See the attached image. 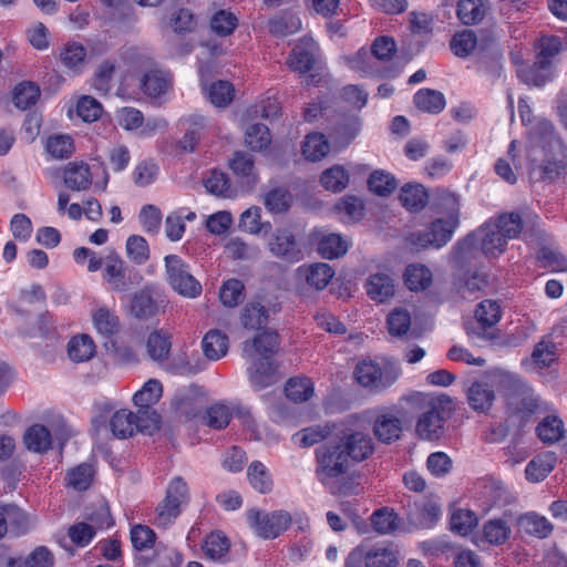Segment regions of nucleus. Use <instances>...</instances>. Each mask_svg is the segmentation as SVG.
Masks as SVG:
<instances>
[{"label":"nucleus","instance_id":"nucleus-47","mask_svg":"<svg viewBox=\"0 0 567 567\" xmlns=\"http://www.w3.org/2000/svg\"><path fill=\"white\" fill-rule=\"evenodd\" d=\"M269 32L276 37L293 34L301 29V20L292 13H285L268 21Z\"/></svg>","mask_w":567,"mask_h":567},{"label":"nucleus","instance_id":"nucleus-58","mask_svg":"<svg viewBox=\"0 0 567 567\" xmlns=\"http://www.w3.org/2000/svg\"><path fill=\"white\" fill-rule=\"evenodd\" d=\"M369 51L383 75L386 76L390 71V37L381 35L374 39Z\"/></svg>","mask_w":567,"mask_h":567},{"label":"nucleus","instance_id":"nucleus-31","mask_svg":"<svg viewBox=\"0 0 567 567\" xmlns=\"http://www.w3.org/2000/svg\"><path fill=\"white\" fill-rule=\"evenodd\" d=\"M517 525L528 535L536 536L538 538H546L553 530L550 522L535 513L522 514L517 518Z\"/></svg>","mask_w":567,"mask_h":567},{"label":"nucleus","instance_id":"nucleus-22","mask_svg":"<svg viewBox=\"0 0 567 567\" xmlns=\"http://www.w3.org/2000/svg\"><path fill=\"white\" fill-rule=\"evenodd\" d=\"M279 347V337L275 331H264L257 334L251 342L244 343V353L249 355L250 352H256L261 355V359H270L277 352Z\"/></svg>","mask_w":567,"mask_h":567},{"label":"nucleus","instance_id":"nucleus-45","mask_svg":"<svg viewBox=\"0 0 567 567\" xmlns=\"http://www.w3.org/2000/svg\"><path fill=\"white\" fill-rule=\"evenodd\" d=\"M330 146L326 136L321 133H310L302 145V154L311 162L323 158L329 153Z\"/></svg>","mask_w":567,"mask_h":567},{"label":"nucleus","instance_id":"nucleus-28","mask_svg":"<svg viewBox=\"0 0 567 567\" xmlns=\"http://www.w3.org/2000/svg\"><path fill=\"white\" fill-rule=\"evenodd\" d=\"M349 68L362 76L384 78L370 51L361 48L353 55L346 58Z\"/></svg>","mask_w":567,"mask_h":567},{"label":"nucleus","instance_id":"nucleus-12","mask_svg":"<svg viewBox=\"0 0 567 567\" xmlns=\"http://www.w3.org/2000/svg\"><path fill=\"white\" fill-rule=\"evenodd\" d=\"M515 519L514 514L506 509L502 517L489 518L482 526V538L491 546H502L512 535L509 523Z\"/></svg>","mask_w":567,"mask_h":567},{"label":"nucleus","instance_id":"nucleus-18","mask_svg":"<svg viewBox=\"0 0 567 567\" xmlns=\"http://www.w3.org/2000/svg\"><path fill=\"white\" fill-rule=\"evenodd\" d=\"M248 377L255 390L259 391L268 388L279 380L276 367L270 359H261L254 361L248 368Z\"/></svg>","mask_w":567,"mask_h":567},{"label":"nucleus","instance_id":"nucleus-38","mask_svg":"<svg viewBox=\"0 0 567 567\" xmlns=\"http://www.w3.org/2000/svg\"><path fill=\"white\" fill-rule=\"evenodd\" d=\"M536 434L544 443H556L564 436V423L558 416L547 415L536 426Z\"/></svg>","mask_w":567,"mask_h":567},{"label":"nucleus","instance_id":"nucleus-61","mask_svg":"<svg viewBox=\"0 0 567 567\" xmlns=\"http://www.w3.org/2000/svg\"><path fill=\"white\" fill-rule=\"evenodd\" d=\"M537 259L544 268L554 272L567 271V258L556 249L542 247L537 252Z\"/></svg>","mask_w":567,"mask_h":567},{"label":"nucleus","instance_id":"nucleus-21","mask_svg":"<svg viewBox=\"0 0 567 567\" xmlns=\"http://www.w3.org/2000/svg\"><path fill=\"white\" fill-rule=\"evenodd\" d=\"M468 405L476 412H487L493 406L495 392L483 381H475L466 392Z\"/></svg>","mask_w":567,"mask_h":567},{"label":"nucleus","instance_id":"nucleus-3","mask_svg":"<svg viewBox=\"0 0 567 567\" xmlns=\"http://www.w3.org/2000/svg\"><path fill=\"white\" fill-rule=\"evenodd\" d=\"M508 239L497 228L486 227V221L476 230L460 239L453 247L454 258L464 259L470 252L478 247L488 258L499 257L507 247Z\"/></svg>","mask_w":567,"mask_h":567},{"label":"nucleus","instance_id":"nucleus-9","mask_svg":"<svg viewBox=\"0 0 567 567\" xmlns=\"http://www.w3.org/2000/svg\"><path fill=\"white\" fill-rule=\"evenodd\" d=\"M164 308L165 300L150 287L135 292L131 300V313L140 320H148L162 312Z\"/></svg>","mask_w":567,"mask_h":567},{"label":"nucleus","instance_id":"nucleus-37","mask_svg":"<svg viewBox=\"0 0 567 567\" xmlns=\"http://www.w3.org/2000/svg\"><path fill=\"white\" fill-rule=\"evenodd\" d=\"M230 542L220 532H213L204 539L202 549L205 556L212 560H221L229 551Z\"/></svg>","mask_w":567,"mask_h":567},{"label":"nucleus","instance_id":"nucleus-29","mask_svg":"<svg viewBox=\"0 0 567 567\" xmlns=\"http://www.w3.org/2000/svg\"><path fill=\"white\" fill-rule=\"evenodd\" d=\"M23 442L31 452L45 453L52 447V435L44 425L33 424L25 431Z\"/></svg>","mask_w":567,"mask_h":567},{"label":"nucleus","instance_id":"nucleus-34","mask_svg":"<svg viewBox=\"0 0 567 567\" xmlns=\"http://www.w3.org/2000/svg\"><path fill=\"white\" fill-rule=\"evenodd\" d=\"M172 348L171 337L163 331H153L146 340L148 357L155 362H164Z\"/></svg>","mask_w":567,"mask_h":567},{"label":"nucleus","instance_id":"nucleus-63","mask_svg":"<svg viewBox=\"0 0 567 567\" xmlns=\"http://www.w3.org/2000/svg\"><path fill=\"white\" fill-rule=\"evenodd\" d=\"M126 255L135 265H143L150 258L148 244L144 237L132 235L126 240Z\"/></svg>","mask_w":567,"mask_h":567},{"label":"nucleus","instance_id":"nucleus-6","mask_svg":"<svg viewBox=\"0 0 567 567\" xmlns=\"http://www.w3.org/2000/svg\"><path fill=\"white\" fill-rule=\"evenodd\" d=\"M247 519L257 535L265 539L278 537L292 522L291 515L284 509L274 511L271 513L250 509L247 513Z\"/></svg>","mask_w":567,"mask_h":567},{"label":"nucleus","instance_id":"nucleus-24","mask_svg":"<svg viewBox=\"0 0 567 567\" xmlns=\"http://www.w3.org/2000/svg\"><path fill=\"white\" fill-rule=\"evenodd\" d=\"M493 226L502 231L508 240H511L520 235L524 221L519 213L506 212L486 220V227Z\"/></svg>","mask_w":567,"mask_h":567},{"label":"nucleus","instance_id":"nucleus-35","mask_svg":"<svg viewBox=\"0 0 567 567\" xmlns=\"http://www.w3.org/2000/svg\"><path fill=\"white\" fill-rule=\"evenodd\" d=\"M478 524L475 512L466 508H457L450 516V529L460 536L470 535Z\"/></svg>","mask_w":567,"mask_h":567},{"label":"nucleus","instance_id":"nucleus-41","mask_svg":"<svg viewBox=\"0 0 567 567\" xmlns=\"http://www.w3.org/2000/svg\"><path fill=\"white\" fill-rule=\"evenodd\" d=\"M53 556L51 551L44 547H37L27 558H9L7 567H52Z\"/></svg>","mask_w":567,"mask_h":567},{"label":"nucleus","instance_id":"nucleus-5","mask_svg":"<svg viewBox=\"0 0 567 567\" xmlns=\"http://www.w3.org/2000/svg\"><path fill=\"white\" fill-rule=\"evenodd\" d=\"M167 280L179 295L194 298L202 292V286L190 274L188 265L177 255L164 258Z\"/></svg>","mask_w":567,"mask_h":567},{"label":"nucleus","instance_id":"nucleus-54","mask_svg":"<svg viewBox=\"0 0 567 567\" xmlns=\"http://www.w3.org/2000/svg\"><path fill=\"white\" fill-rule=\"evenodd\" d=\"M320 183L327 190L338 193L347 187L349 175L342 166L334 165L321 174Z\"/></svg>","mask_w":567,"mask_h":567},{"label":"nucleus","instance_id":"nucleus-13","mask_svg":"<svg viewBox=\"0 0 567 567\" xmlns=\"http://www.w3.org/2000/svg\"><path fill=\"white\" fill-rule=\"evenodd\" d=\"M458 225V210L451 212L447 218L441 217L432 220L425 228L432 241V249L439 250L446 246L451 241Z\"/></svg>","mask_w":567,"mask_h":567},{"label":"nucleus","instance_id":"nucleus-11","mask_svg":"<svg viewBox=\"0 0 567 567\" xmlns=\"http://www.w3.org/2000/svg\"><path fill=\"white\" fill-rule=\"evenodd\" d=\"M539 178L543 182H556L567 174V145L561 148L544 151V158L538 166Z\"/></svg>","mask_w":567,"mask_h":567},{"label":"nucleus","instance_id":"nucleus-64","mask_svg":"<svg viewBox=\"0 0 567 567\" xmlns=\"http://www.w3.org/2000/svg\"><path fill=\"white\" fill-rule=\"evenodd\" d=\"M402 246L404 250L411 254H420L427 249H432V241L425 229L406 231L402 236Z\"/></svg>","mask_w":567,"mask_h":567},{"label":"nucleus","instance_id":"nucleus-17","mask_svg":"<svg viewBox=\"0 0 567 567\" xmlns=\"http://www.w3.org/2000/svg\"><path fill=\"white\" fill-rule=\"evenodd\" d=\"M90 166L83 162H71L63 169V182L73 192H83L92 185Z\"/></svg>","mask_w":567,"mask_h":567},{"label":"nucleus","instance_id":"nucleus-8","mask_svg":"<svg viewBox=\"0 0 567 567\" xmlns=\"http://www.w3.org/2000/svg\"><path fill=\"white\" fill-rule=\"evenodd\" d=\"M429 398L421 392H413L399 399L392 405V431H401L402 425L413 421L415 414H420Z\"/></svg>","mask_w":567,"mask_h":567},{"label":"nucleus","instance_id":"nucleus-44","mask_svg":"<svg viewBox=\"0 0 567 567\" xmlns=\"http://www.w3.org/2000/svg\"><path fill=\"white\" fill-rule=\"evenodd\" d=\"M349 248V243L337 234H329L321 237L318 251L326 259H334L343 256Z\"/></svg>","mask_w":567,"mask_h":567},{"label":"nucleus","instance_id":"nucleus-19","mask_svg":"<svg viewBox=\"0 0 567 567\" xmlns=\"http://www.w3.org/2000/svg\"><path fill=\"white\" fill-rule=\"evenodd\" d=\"M401 205L410 213H419L429 203L427 189L419 183L404 184L399 193Z\"/></svg>","mask_w":567,"mask_h":567},{"label":"nucleus","instance_id":"nucleus-57","mask_svg":"<svg viewBox=\"0 0 567 567\" xmlns=\"http://www.w3.org/2000/svg\"><path fill=\"white\" fill-rule=\"evenodd\" d=\"M291 204V195L285 187H276L267 192L264 205L272 214L286 212Z\"/></svg>","mask_w":567,"mask_h":567},{"label":"nucleus","instance_id":"nucleus-32","mask_svg":"<svg viewBox=\"0 0 567 567\" xmlns=\"http://www.w3.org/2000/svg\"><path fill=\"white\" fill-rule=\"evenodd\" d=\"M556 457L554 453L537 455L529 461L525 468L526 478L529 482H542L554 470Z\"/></svg>","mask_w":567,"mask_h":567},{"label":"nucleus","instance_id":"nucleus-40","mask_svg":"<svg viewBox=\"0 0 567 567\" xmlns=\"http://www.w3.org/2000/svg\"><path fill=\"white\" fill-rule=\"evenodd\" d=\"M135 413L128 410L116 411L110 420V429L117 439H127L135 433Z\"/></svg>","mask_w":567,"mask_h":567},{"label":"nucleus","instance_id":"nucleus-53","mask_svg":"<svg viewBox=\"0 0 567 567\" xmlns=\"http://www.w3.org/2000/svg\"><path fill=\"white\" fill-rule=\"evenodd\" d=\"M268 321V312L259 302L247 303L241 312V323L246 329H260Z\"/></svg>","mask_w":567,"mask_h":567},{"label":"nucleus","instance_id":"nucleus-59","mask_svg":"<svg viewBox=\"0 0 567 567\" xmlns=\"http://www.w3.org/2000/svg\"><path fill=\"white\" fill-rule=\"evenodd\" d=\"M93 322L97 332L102 336L110 337L118 330V318L107 308H100L93 313Z\"/></svg>","mask_w":567,"mask_h":567},{"label":"nucleus","instance_id":"nucleus-23","mask_svg":"<svg viewBox=\"0 0 567 567\" xmlns=\"http://www.w3.org/2000/svg\"><path fill=\"white\" fill-rule=\"evenodd\" d=\"M403 280L406 288L411 291H424L433 282L431 269L423 264H410L403 272Z\"/></svg>","mask_w":567,"mask_h":567},{"label":"nucleus","instance_id":"nucleus-56","mask_svg":"<svg viewBox=\"0 0 567 567\" xmlns=\"http://www.w3.org/2000/svg\"><path fill=\"white\" fill-rule=\"evenodd\" d=\"M235 96V89L228 81H216L207 90V97L217 107L227 106Z\"/></svg>","mask_w":567,"mask_h":567},{"label":"nucleus","instance_id":"nucleus-51","mask_svg":"<svg viewBox=\"0 0 567 567\" xmlns=\"http://www.w3.org/2000/svg\"><path fill=\"white\" fill-rule=\"evenodd\" d=\"M163 393L162 383L156 379H150L143 388L133 396V402L137 408H152L159 401Z\"/></svg>","mask_w":567,"mask_h":567},{"label":"nucleus","instance_id":"nucleus-52","mask_svg":"<svg viewBox=\"0 0 567 567\" xmlns=\"http://www.w3.org/2000/svg\"><path fill=\"white\" fill-rule=\"evenodd\" d=\"M334 275L333 269L330 265L324 262H318L310 265L306 269V281L309 286L317 290H322L327 287Z\"/></svg>","mask_w":567,"mask_h":567},{"label":"nucleus","instance_id":"nucleus-46","mask_svg":"<svg viewBox=\"0 0 567 567\" xmlns=\"http://www.w3.org/2000/svg\"><path fill=\"white\" fill-rule=\"evenodd\" d=\"M40 87L30 81L19 83L13 91V104L20 110L33 106L40 97Z\"/></svg>","mask_w":567,"mask_h":567},{"label":"nucleus","instance_id":"nucleus-49","mask_svg":"<svg viewBox=\"0 0 567 567\" xmlns=\"http://www.w3.org/2000/svg\"><path fill=\"white\" fill-rule=\"evenodd\" d=\"M85 56V48L76 42L64 44L60 51V61L63 66L75 72L83 66Z\"/></svg>","mask_w":567,"mask_h":567},{"label":"nucleus","instance_id":"nucleus-26","mask_svg":"<svg viewBox=\"0 0 567 567\" xmlns=\"http://www.w3.org/2000/svg\"><path fill=\"white\" fill-rule=\"evenodd\" d=\"M488 9L489 2L487 0H460L456 14L463 24L473 25L485 18Z\"/></svg>","mask_w":567,"mask_h":567},{"label":"nucleus","instance_id":"nucleus-14","mask_svg":"<svg viewBox=\"0 0 567 567\" xmlns=\"http://www.w3.org/2000/svg\"><path fill=\"white\" fill-rule=\"evenodd\" d=\"M336 442L346 451L350 463L365 460L373 450L371 439L362 432L344 433Z\"/></svg>","mask_w":567,"mask_h":567},{"label":"nucleus","instance_id":"nucleus-1","mask_svg":"<svg viewBox=\"0 0 567 567\" xmlns=\"http://www.w3.org/2000/svg\"><path fill=\"white\" fill-rule=\"evenodd\" d=\"M316 476L331 494L347 496L358 493V486L346 480L351 465L346 451L336 441H329L316 449Z\"/></svg>","mask_w":567,"mask_h":567},{"label":"nucleus","instance_id":"nucleus-62","mask_svg":"<svg viewBox=\"0 0 567 567\" xmlns=\"http://www.w3.org/2000/svg\"><path fill=\"white\" fill-rule=\"evenodd\" d=\"M237 17L227 10L217 11L210 19V28L219 37L230 35L237 28Z\"/></svg>","mask_w":567,"mask_h":567},{"label":"nucleus","instance_id":"nucleus-4","mask_svg":"<svg viewBox=\"0 0 567 567\" xmlns=\"http://www.w3.org/2000/svg\"><path fill=\"white\" fill-rule=\"evenodd\" d=\"M187 501V484L179 476L173 478L167 486L164 499L156 507V525L164 528L169 526L179 515L181 506Z\"/></svg>","mask_w":567,"mask_h":567},{"label":"nucleus","instance_id":"nucleus-7","mask_svg":"<svg viewBox=\"0 0 567 567\" xmlns=\"http://www.w3.org/2000/svg\"><path fill=\"white\" fill-rule=\"evenodd\" d=\"M270 254L287 262H298L303 258L302 246L290 228H276L267 241Z\"/></svg>","mask_w":567,"mask_h":567},{"label":"nucleus","instance_id":"nucleus-10","mask_svg":"<svg viewBox=\"0 0 567 567\" xmlns=\"http://www.w3.org/2000/svg\"><path fill=\"white\" fill-rule=\"evenodd\" d=\"M103 278L116 292L127 291L134 285L131 276L127 275L124 260L116 252H111L104 258Z\"/></svg>","mask_w":567,"mask_h":567},{"label":"nucleus","instance_id":"nucleus-48","mask_svg":"<svg viewBox=\"0 0 567 567\" xmlns=\"http://www.w3.org/2000/svg\"><path fill=\"white\" fill-rule=\"evenodd\" d=\"M477 44V38L473 30L465 29L456 32L451 41L450 49L458 58H467Z\"/></svg>","mask_w":567,"mask_h":567},{"label":"nucleus","instance_id":"nucleus-42","mask_svg":"<svg viewBox=\"0 0 567 567\" xmlns=\"http://www.w3.org/2000/svg\"><path fill=\"white\" fill-rule=\"evenodd\" d=\"M368 296L377 302H385L390 298V276L386 271L372 274L365 284Z\"/></svg>","mask_w":567,"mask_h":567},{"label":"nucleus","instance_id":"nucleus-50","mask_svg":"<svg viewBox=\"0 0 567 567\" xmlns=\"http://www.w3.org/2000/svg\"><path fill=\"white\" fill-rule=\"evenodd\" d=\"M286 396L301 403L309 400L313 394V384L308 378H290L285 386Z\"/></svg>","mask_w":567,"mask_h":567},{"label":"nucleus","instance_id":"nucleus-60","mask_svg":"<svg viewBox=\"0 0 567 567\" xmlns=\"http://www.w3.org/2000/svg\"><path fill=\"white\" fill-rule=\"evenodd\" d=\"M556 350V344L553 341L542 339L534 347L532 359L537 367L549 368L557 361Z\"/></svg>","mask_w":567,"mask_h":567},{"label":"nucleus","instance_id":"nucleus-43","mask_svg":"<svg viewBox=\"0 0 567 567\" xmlns=\"http://www.w3.org/2000/svg\"><path fill=\"white\" fill-rule=\"evenodd\" d=\"M247 477L250 485L261 494H267L272 489L271 474L259 461H254L248 466Z\"/></svg>","mask_w":567,"mask_h":567},{"label":"nucleus","instance_id":"nucleus-15","mask_svg":"<svg viewBox=\"0 0 567 567\" xmlns=\"http://www.w3.org/2000/svg\"><path fill=\"white\" fill-rule=\"evenodd\" d=\"M317 50L312 39H302L289 53L287 64L296 72L307 73L315 64Z\"/></svg>","mask_w":567,"mask_h":567},{"label":"nucleus","instance_id":"nucleus-2","mask_svg":"<svg viewBox=\"0 0 567 567\" xmlns=\"http://www.w3.org/2000/svg\"><path fill=\"white\" fill-rule=\"evenodd\" d=\"M455 412L453 399L447 394L429 398L415 421V435L420 441L443 445L452 437L449 421Z\"/></svg>","mask_w":567,"mask_h":567},{"label":"nucleus","instance_id":"nucleus-25","mask_svg":"<svg viewBox=\"0 0 567 567\" xmlns=\"http://www.w3.org/2000/svg\"><path fill=\"white\" fill-rule=\"evenodd\" d=\"M202 349L206 359L217 361L228 352V337L225 332L213 329L202 340Z\"/></svg>","mask_w":567,"mask_h":567},{"label":"nucleus","instance_id":"nucleus-16","mask_svg":"<svg viewBox=\"0 0 567 567\" xmlns=\"http://www.w3.org/2000/svg\"><path fill=\"white\" fill-rule=\"evenodd\" d=\"M529 140L543 151L561 148L565 143L557 136L554 124L547 118H539L529 128Z\"/></svg>","mask_w":567,"mask_h":567},{"label":"nucleus","instance_id":"nucleus-39","mask_svg":"<svg viewBox=\"0 0 567 567\" xmlns=\"http://www.w3.org/2000/svg\"><path fill=\"white\" fill-rule=\"evenodd\" d=\"M475 318L482 330L492 328L502 318L501 306L495 300L485 299L476 306Z\"/></svg>","mask_w":567,"mask_h":567},{"label":"nucleus","instance_id":"nucleus-30","mask_svg":"<svg viewBox=\"0 0 567 567\" xmlns=\"http://www.w3.org/2000/svg\"><path fill=\"white\" fill-rule=\"evenodd\" d=\"M413 102L420 111L430 114L441 113L446 104L444 94L432 89L419 90L413 96Z\"/></svg>","mask_w":567,"mask_h":567},{"label":"nucleus","instance_id":"nucleus-36","mask_svg":"<svg viewBox=\"0 0 567 567\" xmlns=\"http://www.w3.org/2000/svg\"><path fill=\"white\" fill-rule=\"evenodd\" d=\"M354 378L362 386L377 389L381 383L382 371L377 362L362 360L354 369Z\"/></svg>","mask_w":567,"mask_h":567},{"label":"nucleus","instance_id":"nucleus-20","mask_svg":"<svg viewBox=\"0 0 567 567\" xmlns=\"http://www.w3.org/2000/svg\"><path fill=\"white\" fill-rule=\"evenodd\" d=\"M141 87L148 97L158 99L172 89V78L162 70H151L141 80Z\"/></svg>","mask_w":567,"mask_h":567},{"label":"nucleus","instance_id":"nucleus-55","mask_svg":"<svg viewBox=\"0 0 567 567\" xmlns=\"http://www.w3.org/2000/svg\"><path fill=\"white\" fill-rule=\"evenodd\" d=\"M85 519V523L90 524L95 533L97 529L110 528L114 524L110 508L103 501L99 502L94 508L86 509Z\"/></svg>","mask_w":567,"mask_h":567},{"label":"nucleus","instance_id":"nucleus-33","mask_svg":"<svg viewBox=\"0 0 567 567\" xmlns=\"http://www.w3.org/2000/svg\"><path fill=\"white\" fill-rule=\"evenodd\" d=\"M68 354L73 362H85L95 354V343L87 334L75 336L68 343Z\"/></svg>","mask_w":567,"mask_h":567},{"label":"nucleus","instance_id":"nucleus-27","mask_svg":"<svg viewBox=\"0 0 567 567\" xmlns=\"http://www.w3.org/2000/svg\"><path fill=\"white\" fill-rule=\"evenodd\" d=\"M518 78L527 85L543 87L550 80V61L538 60L532 65L519 69Z\"/></svg>","mask_w":567,"mask_h":567}]
</instances>
